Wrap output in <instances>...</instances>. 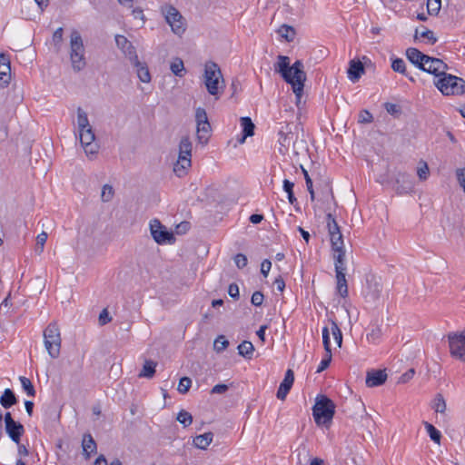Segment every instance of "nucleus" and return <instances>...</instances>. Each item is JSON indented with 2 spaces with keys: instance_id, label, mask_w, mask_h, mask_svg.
<instances>
[{
  "instance_id": "nucleus-2",
  "label": "nucleus",
  "mask_w": 465,
  "mask_h": 465,
  "mask_svg": "<svg viewBox=\"0 0 465 465\" xmlns=\"http://www.w3.org/2000/svg\"><path fill=\"white\" fill-rule=\"evenodd\" d=\"M274 71L279 73L283 80L292 85L297 103H299L302 96L304 82L306 81V73L303 70L302 62L297 60L291 66L288 56L278 55L277 62L274 64Z\"/></svg>"
},
{
  "instance_id": "nucleus-33",
  "label": "nucleus",
  "mask_w": 465,
  "mask_h": 465,
  "mask_svg": "<svg viewBox=\"0 0 465 465\" xmlns=\"http://www.w3.org/2000/svg\"><path fill=\"white\" fill-rule=\"evenodd\" d=\"M432 409L440 414H444L447 410V404L446 401L442 396V394L438 393L432 402Z\"/></svg>"
},
{
  "instance_id": "nucleus-12",
  "label": "nucleus",
  "mask_w": 465,
  "mask_h": 465,
  "mask_svg": "<svg viewBox=\"0 0 465 465\" xmlns=\"http://www.w3.org/2000/svg\"><path fill=\"white\" fill-rule=\"evenodd\" d=\"M195 121L197 124L196 137L199 143L205 145L211 135V124L205 109L198 107L195 111Z\"/></svg>"
},
{
  "instance_id": "nucleus-8",
  "label": "nucleus",
  "mask_w": 465,
  "mask_h": 465,
  "mask_svg": "<svg viewBox=\"0 0 465 465\" xmlns=\"http://www.w3.org/2000/svg\"><path fill=\"white\" fill-rule=\"evenodd\" d=\"M45 347L52 359H56L61 351V332L56 322H50L44 331Z\"/></svg>"
},
{
  "instance_id": "nucleus-16",
  "label": "nucleus",
  "mask_w": 465,
  "mask_h": 465,
  "mask_svg": "<svg viewBox=\"0 0 465 465\" xmlns=\"http://www.w3.org/2000/svg\"><path fill=\"white\" fill-rule=\"evenodd\" d=\"M5 432L9 438L16 444L20 443L21 437L25 433V428L23 424L15 421L10 412L5 414Z\"/></svg>"
},
{
  "instance_id": "nucleus-25",
  "label": "nucleus",
  "mask_w": 465,
  "mask_h": 465,
  "mask_svg": "<svg viewBox=\"0 0 465 465\" xmlns=\"http://www.w3.org/2000/svg\"><path fill=\"white\" fill-rule=\"evenodd\" d=\"M406 56L412 64L419 68L420 66H424L423 61L427 54H424L417 48L410 47L406 50Z\"/></svg>"
},
{
  "instance_id": "nucleus-62",
  "label": "nucleus",
  "mask_w": 465,
  "mask_h": 465,
  "mask_svg": "<svg viewBox=\"0 0 465 465\" xmlns=\"http://www.w3.org/2000/svg\"><path fill=\"white\" fill-rule=\"evenodd\" d=\"M273 284L279 292H283L285 288V282L282 277L276 278Z\"/></svg>"
},
{
  "instance_id": "nucleus-47",
  "label": "nucleus",
  "mask_w": 465,
  "mask_h": 465,
  "mask_svg": "<svg viewBox=\"0 0 465 465\" xmlns=\"http://www.w3.org/2000/svg\"><path fill=\"white\" fill-rule=\"evenodd\" d=\"M48 234L45 232H42L36 237L35 252L41 254L44 251L45 244L47 241Z\"/></svg>"
},
{
  "instance_id": "nucleus-9",
  "label": "nucleus",
  "mask_w": 465,
  "mask_h": 465,
  "mask_svg": "<svg viewBox=\"0 0 465 465\" xmlns=\"http://www.w3.org/2000/svg\"><path fill=\"white\" fill-rule=\"evenodd\" d=\"M192 143L188 136L181 139L179 143V155L173 165V172L178 177H183L192 165Z\"/></svg>"
},
{
  "instance_id": "nucleus-29",
  "label": "nucleus",
  "mask_w": 465,
  "mask_h": 465,
  "mask_svg": "<svg viewBox=\"0 0 465 465\" xmlns=\"http://www.w3.org/2000/svg\"><path fill=\"white\" fill-rule=\"evenodd\" d=\"M241 125L242 127L243 135L241 138L240 143H243L247 137L253 135L255 125L250 117H242Z\"/></svg>"
},
{
  "instance_id": "nucleus-56",
  "label": "nucleus",
  "mask_w": 465,
  "mask_h": 465,
  "mask_svg": "<svg viewBox=\"0 0 465 465\" xmlns=\"http://www.w3.org/2000/svg\"><path fill=\"white\" fill-rule=\"evenodd\" d=\"M415 374V370L414 369H410L408 370L405 373H403L398 380V383H407L408 381H410L413 376Z\"/></svg>"
},
{
  "instance_id": "nucleus-21",
  "label": "nucleus",
  "mask_w": 465,
  "mask_h": 465,
  "mask_svg": "<svg viewBox=\"0 0 465 465\" xmlns=\"http://www.w3.org/2000/svg\"><path fill=\"white\" fill-rule=\"evenodd\" d=\"M11 79V64L7 55L0 54V86L6 87Z\"/></svg>"
},
{
  "instance_id": "nucleus-42",
  "label": "nucleus",
  "mask_w": 465,
  "mask_h": 465,
  "mask_svg": "<svg viewBox=\"0 0 465 465\" xmlns=\"http://www.w3.org/2000/svg\"><path fill=\"white\" fill-rule=\"evenodd\" d=\"M114 195V190L112 185L104 184L101 192V200L104 203H108L113 200Z\"/></svg>"
},
{
  "instance_id": "nucleus-59",
  "label": "nucleus",
  "mask_w": 465,
  "mask_h": 465,
  "mask_svg": "<svg viewBox=\"0 0 465 465\" xmlns=\"http://www.w3.org/2000/svg\"><path fill=\"white\" fill-rule=\"evenodd\" d=\"M271 267H272V262L271 261L265 259L262 261V264H261V272L262 273V275L264 277H267L268 276V273L271 270Z\"/></svg>"
},
{
  "instance_id": "nucleus-14",
  "label": "nucleus",
  "mask_w": 465,
  "mask_h": 465,
  "mask_svg": "<svg viewBox=\"0 0 465 465\" xmlns=\"http://www.w3.org/2000/svg\"><path fill=\"white\" fill-rule=\"evenodd\" d=\"M80 143L88 157L94 156L98 152V144L94 143L95 135L92 127L79 130Z\"/></svg>"
},
{
  "instance_id": "nucleus-24",
  "label": "nucleus",
  "mask_w": 465,
  "mask_h": 465,
  "mask_svg": "<svg viewBox=\"0 0 465 465\" xmlns=\"http://www.w3.org/2000/svg\"><path fill=\"white\" fill-rule=\"evenodd\" d=\"M131 63L136 67L137 76L143 83H150L151 82V74L149 72V68L145 63H142L139 61L138 56L136 59L130 60Z\"/></svg>"
},
{
  "instance_id": "nucleus-61",
  "label": "nucleus",
  "mask_w": 465,
  "mask_h": 465,
  "mask_svg": "<svg viewBox=\"0 0 465 465\" xmlns=\"http://www.w3.org/2000/svg\"><path fill=\"white\" fill-rule=\"evenodd\" d=\"M62 40H63V28L59 27L54 31V33L53 35V41H54V45H58L62 42Z\"/></svg>"
},
{
  "instance_id": "nucleus-51",
  "label": "nucleus",
  "mask_w": 465,
  "mask_h": 465,
  "mask_svg": "<svg viewBox=\"0 0 465 465\" xmlns=\"http://www.w3.org/2000/svg\"><path fill=\"white\" fill-rule=\"evenodd\" d=\"M191 385L192 380L188 377H183L179 381L177 390L180 393L185 394L189 391Z\"/></svg>"
},
{
  "instance_id": "nucleus-28",
  "label": "nucleus",
  "mask_w": 465,
  "mask_h": 465,
  "mask_svg": "<svg viewBox=\"0 0 465 465\" xmlns=\"http://www.w3.org/2000/svg\"><path fill=\"white\" fill-rule=\"evenodd\" d=\"M213 440V433L209 431L193 438V443L194 447L200 450H206Z\"/></svg>"
},
{
  "instance_id": "nucleus-38",
  "label": "nucleus",
  "mask_w": 465,
  "mask_h": 465,
  "mask_svg": "<svg viewBox=\"0 0 465 465\" xmlns=\"http://www.w3.org/2000/svg\"><path fill=\"white\" fill-rule=\"evenodd\" d=\"M419 35L420 37L426 38L430 45H434L437 42V37L435 36L433 31L430 29H424L420 33L418 29H416L414 34L415 41L419 38Z\"/></svg>"
},
{
  "instance_id": "nucleus-53",
  "label": "nucleus",
  "mask_w": 465,
  "mask_h": 465,
  "mask_svg": "<svg viewBox=\"0 0 465 465\" xmlns=\"http://www.w3.org/2000/svg\"><path fill=\"white\" fill-rule=\"evenodd\" d=\"M372 120H373L372 114L369 111L362 110L360 112L359 118H358L359 123L370 124L372 122Z\"/></svg>"
},
{
  "instance_id": "nucleus-50",
  "label": "nucleus",
  "mask_w": 465,
  "mask_h": 465,
  "mask_svg": "<svg viewBox=\"0 0 465 465\" xmlns=\"http://www.w3.org/2000/svg\"><path fill=\"white\" fill-rule=\"evenodd\" d=\"M331 334H332V337H333V340H334V343L338 347H341V341H342L341 331L339 329L338 325L335 322H331Z\"/></svg>"
},
{
  "instance_id": "nucleus-60",
  "label": "nucleus",
  "mask_w": 465,
  "mask_h": 465,
  "mask_svg": "<svg viewBox=\"0 0 465 465\" xmlns=\"http://www.w3.org/2000/svg\"><path fill=\"white\" fill-rule=\"evenodd\" d=\"M228 390V386L225 384H216L213 387L211 393L213 394H223L226 392Z\"/></svg>"
},
{
  "instance_id": "nucleus-46",
  "label": "nucleus",
  "mask_w": 465,
  "mask_h": 465,
  "mask_svg": "<svg viewBox=\"0 0 465 465\" xmlns=\"http://www.w3.org/2000/svg\"><path fill=\"white\" fill-rule=\"evenodd\" d=\"M440 0H427V10L430 15H437L440 10Z\"/></svg>"
},
{
  "instance_id": "nucleus-17",
  "label": "nucleus",
  "mask_w": 465,
  "mask_h": 465,
  "mask_svg": "<svg viewBox=\"0 0 465 465\" xmlns=\"http://www.w3.org/2000/svg\"><path fill=\"white\" fill-rule=\"evenodd\" d=\"M424 66H420L419 69L434 74L437 77H440L445 71L448 70V65L441 59L430 57L427 55L425 60L423 61Z\"/></svg>"
},
{
  "instance_id": "nucleus-63",
  "label": "nucleus",
  "mask_w": 465,
  "mask_h": 465,
  "mask_svg": "<svg viewBox=\"0 0 465 465\" xmlns=\"http://www.w3.org/2000/svg\"><path fill=\"white\" fill-rule=\"evenodd\" d=\"M385 109L386 111L391 114H393L395 113H398L399 112V107L397 104H391V103H386L385 104Z\"/></svg>"
},
{
  "instance_id": "nucleus-3",
  "label": "nucleus",
  "mask_w": 465,
  "mask_h": 465,
  "mask_svg": "<svg viewBox=\"0 0 465 465\" xmlns=\"http://www.w3.org/2000/svg\"><path fill=\"white\" fill-rule=\"evenodd\" d=\"M352 282L362 285L361 293L369 302L377 301L382 290L381 277L361 270L353 271Z\"/></svg>"
},
{
  "instance_id": "nucleus-15",
  "label": "nucleus",
  "mask_w": 465,
  "mask_h": 465,
  "mask_svg": "<svg viewBox=\"0 0 465 465\" xmlns=\"http://www.w3.org/2000/svg\"><path fill=\"white\" fill-rule=\"evenodd\" d=\"M296 137L290 124L283 126L278 133L279 153L282 155L287 154L293 145Z\"/></svg>"
},
{
  "instance_id": "nucleus-54",
  "label": "nucleus",
  "mask_w": 465,
  "mask_h": 465,
  "mask_svg": "<svg viewBox=\"0 0 465 465\" xmlns=\"http://www.w3.org/2000/svg\"><path fill=\"white\" fill-rule=\"evenodd\" d=\"M233 260H234L235 265L239 269L244 268L248 263L247 257L242 253L236 254L234 256Z\"/></svg>"
},
{
  "instance_id": "nucleus-64",
  "label": "nucleus",
  "mask_w": 465,
  "mask_h": 465,
  "mask_svg": "<svg viewBox=\"0 0 465 465\" xmlns=\"http://www.w3.org/2000/svg\"><path fill=\"white\" fill-rule=\"evenodd\" d=\"M94 465H108L107 460L104 455L101 454L96 458Z\"/></svg>"
},
{
  "instance_id": "nucleus-44",
  "label": "nucleus",
  "mask_w": 465,
  "mask_h": 465,
  "mask_svg": "<svg viewBox=\"0 0 465 465\" xmlns=\"http://www.w3.org/2000/svg\"><path fill=\"white\" fill-rule=\"evenodd\" d=\"M293 187L294 183L292 182L287 179L283 181V190L287 193L288 200L291 204H294L297 201L293 193Z\"/></svg>"
},
{
  "instance_id": "nucleus-39",
  "label": "nucleus",
  "mask_w": 465,
  "mask_h": 465,
  "mask_svg": "<svg viewBox=\"0 0 465 465\" xmlns=\"http://www.w3.org/2000/svg\"><path fill=\"white\" fill-rule=\"evenodd\" d=\"M354 408L359 411L360 418L364 424L371 422V417L366 412L365 406L361 400H357L354 403Z\"/></svg>"
},
{
  "instance_id": "nucleus-10",
  "label": "nucleus",
  "mask_w": 465,
  "mask_h": 465,
  "mask_svg": "<svg viewBox=\"0 0 465 465\" xmlns=\"http://www.w3.org/2000/svg\"><path fill=\"white\" fill-rule=\"evenodd\" d=\"M162 13L173 34L181 36L186 30V23L180 12L173 5L162 7Z\"/></svg>"
},
{
  "instance_id": "nucleus-27",
  "label": "nucleus",
  "mask_w": 465,
  "mask_h": 465,
  "mask_svg": "<svg viewBox=\"0 0 465 465\" xmlns=\"http://www.w3.org/2000/svg\"><path fill=\"white\" fill-rule=\"evenodd\" d=\"M83 452L88 459L92 453H95L97 447L96 443L90 433L84 434L82 441Z\"/></svg>"
},
{
  "instance_id": "nucleus-41",
  "label": "nucleus",
  "mask_w": 465,
  "mask_h": 465,
  "mask_svg": "<svg viewBox=\"0 0 465 465\" xmlns=\"http://www.w3.org/2000/svg\"><path fill=\"white\" fill-rule=\"evenodd\" d=\"M424 424L431 440H433L435 443L440 444L441 439V434L440 430H438L432 424L429 422H425Z\"/></svg>"
},
{
  "instance_id": "nucleus-52",
  "label": "nucleus",
  "mask_w": 465,
  "mask_h": 465,
  "mask_svg": "<svg viewBox=\"0 0 465 465\" xmlns=\"http://www.w3.org/2000/svg\"><path fill=\"white\" fill-rule=\"evenodd\" d=\"M302 173H303V175H304L307 190L310 193L311 199L313 201L314 200V191H313V188H312V179H311L307 170H305L302 167Z\"/></svg>"
},
{
  "instance_id": "nucleus-13",
  "label": "nucleus",
  "mask_w": 465,
  "mask_h": 465,
  "mask_svg": "<svg viewBox=\"0 0 465 465\" xmlns=\"http://www.w3.org/2000/svg\"><path fill=\"white\" fill-rule=\"evenodd\" d=\"M150 232L158 244L173 243L175 241L173 233L169 232L157 219L150 222Z\"/></svg>"
},
{
  "instance_id": "nucleus-48",
  "label": "nucleus",
  "mask_w": 465,
  "mask_h": 465,
  "mask_svg": "<svg viewBox=\"0 0 465 465\" xmlns=\"http://www.w3.org/2000/svg\"><path fill=\"white\" fill-rule=\"evenodd\" d=\"M382 336L381 329L379 326L372 328L370 332L366 334V338L370 342L375 343Z\"/></svg>"
},
{
  "instance_id": "nucleus-20",
  "label": "nucleus",
  "mask_w": 465,
  "mask_h": 465,
  "mask_svg": "<svg viewBox=\"0 0 465 465\" xmlns=\"http://www.w3.org/2000/svg\"><path fill=\"white\" fill-rule=\"evenodd\" d=\"M322 342L324 349L326 351V356L324 359L322 360L320 362V365L317 368L316 372L320 373L323 371L325 369H327L330 365L331 360V341H330V331L328 327H324L322 329Z\"/></svg>"
},
{
  "instance_id": "nucleus-26",
  "label": "nucleus",
  "mask_w": 465,
  "mask_h": 465,
  "mask_svg": "<svg viewBox=\"0 0 465 465\" xmlns=\"http://www.w3.org/2000/svg\"><path fill=\"white\" fill-rule=\"evenodd\" d=\"M365 74L364 64L360 60H351V82L356 83Z\"/></svg>"
},
{
  "instance_id": "nucleus-7",
  "label": "nucleus",
  "mask_w": 465,
  "mask_h": 465,
  "mask_svg": "<svg viewBox=\"0 0 465 465\" xmlns=\"http://www.w3.org/2000/svg\"><path fill=\"white\" fill-rule=\"evenodd\" d=\"M334 403L324 395H318L312 408V415L318 425H325L331 422L334 415Z\"/></svg>"
},
{
  "instance_id": "nucleus-1",
  "label": "nucleus",
  "mask_w": 465,
  "mask_h": 465,
  "mask_svg": "<svg viewBox=\"0 0 465 465\" xmlns=\"http://www.w3.org/2000/svg\"><path fill=\"white\" fill-rule=\"evenodd\" d=\"M327 218L331 246V256L334 261L336 292L341 297L345 298L348 294V284L345 272L346 249L342 234L336 221L332 218L331 214H328Z\"/></svg>"
},
{
  "instance_id": "nucleus-43",
  "label": "nucleus",
  "mask_w": 465,
  "mask_h": 465,
  "mask_svg": "<svg viewBox=\"0 0 465 465\" xmlns=\"http://www.w3.org/2000/svg\"><path fill=\"white\" fill-rule=\"evenodd\" d=\"M176 420L182 424L183 425V427H188L192 424L193 422V416L190 412L184 411V410H182L179 411L177 417H176Z\"/></svg>"
},
{
  "instance_id": "nucleus-6",
  "label": "nucleus",
  "mask_w": 465,
  "mask_h": 465,
  "mask_svg": "<svg viewBox=\"0 0 465 465\" xmlns=\"http://www.w3.org/2000/svg\"><path fill=\"white\" fill-rule=\"evenodd\" d=\"M435 85L444 95H459L465 93V81L447 74L446 71L435 82Z\"/></svg>"
},
{
  "instance_id": "nucleus-23",
  "label": "nucleus",
  "mask_w": 465,
  "mask_h": 465,
  "mask_svg": "<svg viewBox=\"0 0 465 465\" xmlns=\"http://www.w3.org/2000/svg\"><path fill=\"white\" fill-rule=\"evenodd\" d=\"M294 381V373L292 370H287L285 372V376L283 381L281 382L280 387L277 391V398L279 400L283 401L287 394L289 393L290 390L292 389V386Z\"/></svg>"
},
{
  "instance_id": "nucleus-19",
  "label": "nucleus",
  "mask_w": 465,
  "mask_h": 465,
  "mask_svg": "<svg viewBox=\"0 0 465 465\" xmlns=\"http://www.w3.org/2000/svg\"><path fill=\"white\" fill-rule=\"evenodd\" d=\"M414 183L410 174L400 173L395 181L394 190L399 194L410 193L413 191Z\"/></svg>"
},
{
  "instance_id": "nucleus-35",
  "label": "nucleus",
  "mask_w": 465,
  "mask_h": 465,
  "mask_svg": "<svg viewBox=\"0 0 465 465\" xmlns=\"http://www.w3.org/2000/svg\"><path fill=\"white\" fill-rule=\"evenodd\" d=\"M156 363L153 361H145L139 376L152 378L155 373Z\"/></svg>"
},
{
  "instance_id": "nucleus-40",
  "label": "nucleus",
  "mask_w": 465,
  "mask_h": 465,
  "mask_svg": "<svg viewBox=\"0 0 465 465\" xmlns=\"http://www.w3.org/2000/svg\"><path fill=\"white\" fill-rule=\"evenodd\" d=\"M417 175L420 181H426L430 175V169L428 163L424 161H420L417 167Z\"/></svg>"
},
{
  "instance_id": "nucleus-57",
  "label": "nucleus",
  "mask_w": 465,
  "mask_h": 465,
  "mask_svg": "<svg viewBox=\"0 0 465 465\" xmlns=\"http://www.w3.org/2000/svg\"><path fill=\"white\" fill-rule=\"evenodd\" d=\"M99 324L104 326L112 321V317L109 315L107 309H104L99 314Z\"/></svg>"
},
{
  "instance_id": "nucleus-36",
  "label": "nucleus",
  "mask_w": 465,
  "mask_h": 465,
  "mask_svg": "<svg viewBox=\"0 0 465 465\" xmlns=\"http://www.w3.org/2000/svg\"><path fill=\"white\" fill-rule=\"evenodd\" d=\"M279 35L284 38L287 42H292L295 37L294 29L287 25H282L278 29Z\"/></svg>"
},
{
  "instance_id": "nucleus-37",
  "label": "nucleus",
  "mask_w": 465,
  "mask_h": 465,
  "mask_svg": "<svg viewBox=\"0 0 465 465\" xmlns=\"http://www.w3.org/2000/svg\"><path fill=\"white\" fill-rule=\"evenodd\" d=\"M77 126L78 131L92 127L89 124L87 114L80 107L77 109Z\"/></svg>"
},
{
  "instance_id": "nucleus-45",
  "label": "nucleus",
  "mask_w": 465,
  "mask_h": 465,
  "mask_svg": "<svg viewBox=\"0 0 465 465\" xmlns=\"http://www.w3.org/2000/svg\"><path fill=\"white\" fill-rule=\"evenodd\" d=\"M23 389L25 391L28 396L34 397L35 395V390L31 381L24 376L19 378Z\"/></svg>"
},
{
  "instance_id": "nucleus-49",
  "label": "nucleus",
  "mask_w": 465,
  "mask_h": 465,
  "mask_svg": "<svg viewBox=\"0 0 465 465\" xmlns=\"http://www.w3.org/2000/svg\"><path fill=\"white\" fill-rule=\"evenodd\" d=\"M229 345V341L225 339L223 335L218 336L214 342H213V348L217 352H221L224 351Z\"/></svg>"
},
{
  "instance_id": "nucleus-30",
  "label": "nucleus",
  "mask_w": 465,
  "mask_h": 465,
  "mask_svg": "<svg viewBox=\"0 0 465 465\" xmlns=\"http://www.w3.org/2000/svg\"><path fill=\"white\" fill-rule=\"evenodd\" d=\"M17 400L14 391L10 389H5L0 397V403L5 409H9L16 403Z\"/></svg>"
},
{
  "instance_id": "nucleus-32",
  "label": "nucleus",
  "mask_w": 465,
  "mask_h": 465,
  "mask_svg": "<svg viewBox=\"0 0 465 465\" xmlns=\"http://www.w3.org/2000/svg\"><path fill=\"white\" fill-rule=\"evenodd\" d=\"M391 68L393 71L404 74L411 81H414V78L407 72L405 62L401 58H396L392 61Z\"/></svg>"
},
{
  "instance_id": "nucleus-55",
  "label": "nucleus",
  "mask_w": 465,
  "mask_h": 465,
  "mask_svg": "<svg viewBox=\"0 0 465 465\" xmlns=\"http://www.w3.org/2000/svg\"><path fill=\"white\" fill-rule=\"evenodd\" d=\"M264 296L261 292H254L251 298V302L254 306H261L263 302Z\"/></svg>"
},
{
  "instance_id": "nucleus-31",
  "label": "nucleus",
  "mask_w": 465,
  "mask_h": 465,
  "mask_svg": "<svg viewBox=\"0 0 465 465\" xmlns=\"http://www.w3.org/2000/svg\"><path fill=\"white\" fill-rule=\"evenodd\" d=\"M238 352L241 356L246 359H252L254 347L252 343L249 341H243L242 343L238 345Z\"/></svg>"
},
{
  "instance_id": "nucleus-34",
  "label": "nucleus",
  "mask_w": 465,
  "mask_h": 465,
  "mask_svg": "<svg viewBox=\"0 0 465 465\" xmlns=\"http://www.w3.org/2000/svg\"><path fill=\"white\" fill-rule=\"evenodd\" d=\"M170 69L174 75L179 77L183 76L185 72L184 64L181 58H175L171 63Z\"/></svg>"
},
{
  "instance_id": "nucleus-22",
  "label": "nucleus",
  "mask_w": 465,
  "mask_h": 465,
  "mask_svg": "<svg viewBox=\"0 0 465 465\" xmlns=\"http://www.w3.org/2000/svg\"><path fill=\"white\" fill-rule=\"evenodd\" d=\"M115 43L119 49L124 54L129 60L136 59V50L133 44L124 35H116Z\"/></svg>"
},
{
  "instance_id": "nucleus-4",
  "label": "nucleus",
  "mask_w": 465,
  "mask_h": 465,
  "mask_svg": "<svg viewBox=\"0 0 465 465\" xmlns=\"http://www.w3.org/2000/svg\"><path fill=\"white\" fill-rule=\"evenodd\" d=\"M204 85L211 95L219 98L224 88V80L219 65L209 61L204 65Z\"/></svg>"
},
{
  "instance_id": "nucleus-18",
  "label": "nucleus",
  "mask_w": 465,
  "mask_h": 465,
  "mask_svg": "<svg viewBox=\"0 0 465 465\" xmlns=\"http://www.w3.org/2000/svg\"><path fill=\"white\" fill-rule=\"evenodd\" d=\"M388 379L386 370L371 369L366 373L365 384L368 388H374L383 385Z\"/></svg>"
},
{
  "instance_id": "nucleus-5",
  "label": "nucleus",
  "mask_w": 465,
  "mask_h": 465,
  "mask_svg": "<svg viewBox=\"0 0 465 465\" xmlns=\"http://www.w3.org/2000/svg\"><path fill=\"white\" fill-rule=\"evenodd\" d=\"M70 60L75 72L85 67L84 46L82 36L76 30H73L70 35Z\"/></svg>"
},
{
  "instance_id": "nucleus-58",
  "label": "nucleus",
  "mask_w": 465,
  "mask_h": 465,
  "mask_svg": "<svg viewBox=\"0 0 465 465\" xmlns=\"http://www.w3.org/2000/svg\"><path fill=\"white\" fill-rule=\"evenodd\" d=\"M228 294L235 300L239 299V287L236 283H231L229 285Z\"/></svg>"
},
{
  "instance_id": "nucleus-11",
  "label": "nucleus",
  "mask_w": 465,
  "mask_h": 465,
  "mask_svg": "<svg viewBox=\"0 0 465 465\" xmlns=\"http://www.w3.org/2000/svg\"><path fill=\"white\" fill-rule=\"evenodd\" d=\"M447 338L450 356L465 363V331L450 332Z\"/></svg>"
}]
</instances>
